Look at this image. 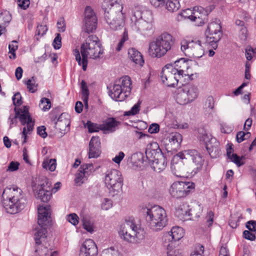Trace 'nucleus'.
I'll return each mask as SVG.
<instances>
[{
  "instance_id": "1",
  "label": "nucleus",
  "mask_w": 256,
  "mask_h": 256,
  "mask_svg": "<svg viewBox=\"0 0 256 256\" xmlns=\"http://www.w3.org/2000/svg\"><path fill=\"white\" fill-rule=\"evenodd\" d=\"M184 159L192 161L191 166L194 174L197 173L202 169L204 162L200 154L196 150H187L178 152L173 157L170 166L172 173L176 176H184L185 172L182 161Z\"/></svg>"
},
{
  "instance_id": "2",
  "label": "nucleus",
  "mask_w": 256,
  "mask_h": 256,
  "mask_svg": "<svg viewBox=\"0 0 256 256\" xmlns=\"http://www.w3.org/2000/svg\"><path fill=\"white\" fill-rule=\"evenodd\" d=\"M103 52V48L98 38L93 34L89 36L86 39L85 42L81 44L80 54L82 59H81L79 50L75 49L74 50V54L76 56V60L80 66H82L84 71L86 70L88 58H100Z\"/></svg>"
},
{
  "instance_id": "3",
  "label": "nucleus",
  "mask_w": 256,
  "mask_h": 256,
  "mask_svg": "<svg viewBox=\"0 0 256 256\" xmlns=\"http://www.w3.org/2000/svg\"><path fill=\"white\" fill-rule=\"evenodd\" d=\"M140 212L146 218L148 228L152 232H160L168 224L166 212L159 206H143Z\"/></svg>"
},
{
  "instance_id": "4",
  "label": "nucleus",
  "mask_w": 256,
  "mask_h": 256,
  "mask_svg": "<svg viewBox=\"0 0 256 256\" xmlns=\"http://www.w3.org/2000/svg\"><path fill=\"white\" fill-rule=\"evenodd\" d=\"M104 18L110 28L114 30L122 28L124 24L122 6L117 0H104L102 4Z\"/></svg>"
},
{
  "instance_id": "5",
  "label": "nucleus",
  "mask_w": 256,
  "mask_h": 256,
  "mask_svg": "<svg viewBox=\"0 0 256 256\" xmlns=\"http://www.w3.org/2000/svg\"><path fill=\"white\" fill-rule=\"evenodd\" d=\"M2 202L6 210L10 214L23 210L27 203L22 190L16 186L6 188L4 190Z\"/></svg>"
},
{
  "instance_id": "6",
  "label": "nucleus",
  "mask_w": 256,
  "mask_h": 256,
  "mask_svg": "<svg viewBox=\"0 0 256 256\" xmlns=\"http://www.w3.org/2000/svg\"><path fill=\"white\" fill-rule=\"evenodd\" d=\"M38 226L36 228V232L34 234V240L37 248L35 252L40 256H42L40 254V248L41 244L45 246L46 239V228L44 227L50 221V215L51 214L50 206L48 205L45 206H40L38 208Z\"/></svg>"
},
{
  "instance_id": "7",
  "label": "nucleus",
  "mask_w": 256,
  "mask_h": 256,
  "mask_svg": "<svg viewBox=\"0 0 256 256\" xmlns=\"http://www.w3.org/2000/svg\"><path fill=\"white\" fill-rule=\"evenodd\" d=\"M118 234L124 240L135 243L144 238V232L138 221L134 219L126 220L120 226Z\"/></svg>"
},
{
  "instance_id": "8",
  "label": "nucleus",
  "mask_w": 256,
  "mask_h": 256,
  "mask_svg": "<svg viewBox=\"0 0 256 256\" xmlns=\"http://www.w3.org/2000/svg\"><path fill=\"white\" fill-rule=\"evenodd\" d=\"M15 116L10 115L9 117L10 126L16 124L17 118H18L22 125L26 124V128L24 126L22 134V137L24 140L23 143L26 142V136L28 134H30L33 130L34 121L32 120L29 113V107L24 106L22 108H14Z\"/></svg>"
},
{
  "instance_id": "9",
  "label": "nucleus",
  "mask_w": 256,
  "mask_h": 256,
  "mask_svg": "<svg viewBox=\"0 0 256 256\" xmlns=\"http://www.w3.org/2000/svg\"><path fill=\"white\" fill-rule=\"evenodd\" d=\"M174 44L172 35L164 33L149 44L148 52L154 58H161L169 51Z\"/></svg>"
},
{
  "instance_id": "10",
  "label": "nucleus",
  "mask_w": 256,
  "mask_h": 256,
  "mask_svg": "<svg viewBox=\"0 0 256 256\" xmlns=\"http://www.w3.org/2000/svg\"><path fill=\"white\" fill-rule=\"evenodd\" d=\"M131 85L130 78L127 76H122L115 82L112 88H110L109 96L116 101H123L130 94Z\"/></svg>"
},
{
  "instance_id": "11",
  "label": "nucleus",
  "mask_w": 256,
  "mask_h": 256,
  "mask_svg": "<svg viewBox=\"0 0 256 256\" xmlns=\"http://www.w3.org/2000/svg\"><path fill=\"white\" fill-rule=\"evenodd\" d=\"M104 182L110 192L113 196L120 192L123 186V178L117 170H108L105 174Z\"/></svg>"
},
{
  "instance_id": "12",
  "label": "nucleus",
  "mask_w": 256,
  "mask_h": 256,
  "mask_svg": "<svg viewBox=\"0 0 256 256\" xmlns=\"http://www.w3.org/2000/svg\"><path fill=\"white\" fill-rule=\"evenodd\" d=\"M180 49L186 56L190 58H200L204 54L201 42L196 40L191 41L183 40L180 42Z\"/></svg>"
},
{
  "instance_id": "13",
  "label": "nucleus",
  "mask_w": 256,
  "mask_h": 256,
  "mask_svg": "<svg viewBox=\"0 0 256 256\" xmlns=\"http://www.w3.org/2000/svg\"><path fill=\"white\" fill-rule=\"evenodd\" d=\"M160 77L162 82L168 86L173 87L177 84L180 76L175 62L166 64L162 70Z\"/></svg>"
},
{
  "instance_id": "14",
  "label": "nucleus",
  "mask_w": 256,
  "mask_h": 256,
  "mask_svg": "<svg viewBox=\"0 0 256 256\" xmlns=\"http://www.w3.org/2000/svg\"><path fill=\"white\" fill-rule=\"evenodd\" d=\"M209 36H206V42L212 48L216 50L218 48V42L221 39L222 34L220 20L211 22L208 26Z\"/></svg>"
},
{
  "instance_id": "15",
  "label": "nucleus",
  "mask_w": 256,
  "mask_h": 256,
  "mask_svg": "<svg viewBox=\"0 0 256 256\" xmlns=\"http://www.w3.org/2000/svg\"><path fill=\"white\" fill-rule=\"evenodd\" d=\"M194 188V184L192 182H174L170 189L172 197L180 198L188 195Z\"/></svg>"
},
{
  "instance_id": "16",
  "label": "nucleus",
  "mask_w": 256,
  "mask_h": 256,
  "mask_svg": "<svg viewBox=\"0 0 256 256\" xmlns=\"http://www.w3.org/2000/svg\"><path fill=\"white\" fill-rule=\"evenodd\" d=\"M84 14L83 30L87 34L93 32L97 27L98 19L96 16L94 10L89 6L86 8Z\"/></svg>"
},
{
  "instance_id": "17",
  "label": "nucleus",
  "mask_w": 256,
  "mask_h": 256,
  "mask_svg": "<svg viewBox=\"0 0 256 256\" xmlns=\"http://www.w3.org/2000/svg\"><path fill=\"white\" fill-rule=\"evenodd\" d=\"M184 236V230L179 226H174L170 232L164 236V246L167 250H174V242L180 240Z\"/></svg>"
},
{
  "instance_id": "18",
  "label": "nucleus",
  "mask_w": 256,
  "mask_h": 256,
  "mask_svg": "<svg viewBox=\"0 0 256 256\" xmlns=\"http://www.w3.org/2000/svg\"><path fill=\"white\" fill-rule=\"evenodd\" d=\"M44 182L38 188L36 196L42 202H48L50 198L52 193V184L46 178H44Z\"/></svg>"
},
{
  "instance_id": "19",
  "label": "nucleus",
  "mask_w": 256,
  "mask_h": 256,
  "mask_svg": "<svg viewBox=\"0 0 256 256\" xmlns=\"http://www.w3.org/2000/svg\"><path fill=\"white\" fill-rule=\"evenodd\" d=\"M176 66H177L180 78L184 76H188L190 80H193L197 77L196 74H194L188 62L180 59L175 62Z\"/></svg>"
},
{
  "instance_id": "20",
  "label": "nucleus",
  "mask_w": 256,
  "mask_h": 256,
  "mask_svg": "<svg viewBox=\"0 0 256 256\" xmlns=\"http://www.w3.org/2000/svg\"><path fill=\"white\" fill-rule=\"evenodd\" d=\"M98 254V248L92 239L86 240L80 248L79 256H97Z\"/></svg>"
},
{
  "instance_id": "21",
  "label": "nucleus",
  "mask_w": 256,
  "mask_h": 256,
  "mask_svg": "<svg viewBox=\"0 0 256 256\" xmlns=\"http://www.w3.org/2000/svg\"><path fill=\"white\" fill-rule=\"evenodd\" d=\"M208 12L202 6H195L191 16L192 21L194 22L197 26L204 24L208 20Z\"/></svg>"
},
{
  "instance_id": "22",
  "label": "nucleus",
  "mask_w": 256,
  "mask_h": 256,
  "mask_svg": "<svg viewBox=\"0 0 256 256\" xmlns=\"http://www.w3.org/2000/svg\"><path fill=\"white\" fill-rule=\"evenodd\" d=\"M152 24L150 22L146 21L141 18L136 20L132 25V29L144 36L148 34V32L152 28Z\"/></svg>"
},
{
  "instance_id": "23",
  "label": "nucleus",
  "mask_w": 256,
  "mask_h": 256,
  "mask_svg": "<svg viewBox=\"0 0 256 256\" xmlns=\"http://www.w3.org/2000/svg\"><path fill=\"white\" fill-rule=\"evenodd\" d=\"M100 142L98 137L92 136L89 144L88 158H97L100 154Z\"/></svg>"
},
{
  "instance_id": "24",
  "label": "nucleus",
  "mask_w": 256,
  "mask_h": 256,
  "mask_svg": "<svg viewBox=\"0 0 256 256\" xmlns=\"http://www.w3.org/2000/svg\"><path fill=\"white\" fill-rule=\"evenodd\" d=\"M145 153L146 158L149 161L154 158H158V154L164 155L158 144L156 142L149 144L147 146Z\"/></svg>"
},
{
  "instance_id": "25",
  "label": "nucleus",
  "mask_w": 256,
  "mask_h": 256,
  "mask_svg": "<svg viewBox=\"0 0 256 256\" xmlns=\"http://www.w3.org/2000/svg\"><path fill=\"white\" fill-rule=\"evenodd\" d=\"M205 145L206 148L212 158H216L220 155V144L215 138H211Z\"/></svg>"
},
{
  "instance_id": "26",
  "label": "nucleus",
  "mask_w": 256,
  "mask_h": 256,
  "mask_svg": "<svg viewBox=\"0 0 256 256\" xmlns=\"http://www.w3.org/2000/svg\"><path fill=\"white\" fill-rule=\"evenodd\" d=\"M154 171L160 172L164 170L167 166V160L164 155L158 154V158H154L149 161Z\"/></svg>"
},
{
  "instance_id": "27",
  "label": "nucleus",
  "mask_w": 256,
  "mask_h": 256,
  "mask_svg": "<svg viewBox=\"0 0 256 256\" xmlns=\"http://www.w3.org/2000/svg\"><path fill=\"white\" fill-rule=\"evenodd\" d=\"M120 122L114 118H110L106 119L102 124H100V130L104 131V133L112 132L116 130Z\"/></svg>"
},
{
  "instance_id": "28",
  "label": "nucleus",
  "mask_w": 256,
  "mask_h": 256,
  "mask_svg": "<svg viewBox=\"0 0 256 256\" xmlns=\"http://www.w3.org/2000/svg\"><path fill=\"white\" fill-rule=\"evenodd\" d=\"M128 55L130 59L136 64L142 66L144 63L143 57L137 50L131 48L128 50Z\"/></svg>"
},
{
  "instance_id": "29",
  "label": "nucleus",
  "mask_w": 256,
  "mask_h": 256,
  "mask_svg": "<svg viewBox=\"0 0 256 256\" xmlns=\"http://www.w3.org/2000/svg\"><path fill=\"white\" fill-rule=\"evenodd\" d=\"M56 127L63 130L70 125L69 116L66 113H62L55 122Z\"/></svg>"
},
{
  "instance_id": "30",
  "label": "nucleus",
  "mask_w": 256,
  "mask_h": 256,
  "mask_svg": "<svg viewBox=\"0 0 256 256\" xmlns=\"http://www.w3.org/2000/svg\"><path fill=\"white\" fill-rule=\"evenodd\" d=\"M182 90L188 95V98L191 102L194 101L198 97V88L190 84L184 85L182 88Z\"/></svg>"
},
{
  "instance_id": "31",
  "label": "nucleus",
  "mask_w": 256,
  "mask_h": 256,
  "mask_svg": "<svg viewBox=\"0 0 256 256\" xmlns=\"http://www.w3.org/2000/svg\"><path fill=\"white\" fill-rule=\"evenodd\" d=\"M169 144L174 149L178 148L182 142V136L178 132L172 133L168 137Z\"/></svg>"
},
{
  "instance_id": "32",
  "label": "nucleus",
  "mask_w": 256,
  "mask_h": 256,
  "mask_svg": "<svg viewBox=\"0 0 256 256\" xmlns=\"http://www.w3.org/2000/svg\"><path fill=\"white\" fill-rule=\"evenodd\" d=\"M188 210L186 204H180L176 208L175 215L181 220L186 219V217L188 216Z\"/></svg>"
},
{
  "instance_id": "33",
  "label": "nucleus",
  "mask_w": 256,
  "mask_h": 256,
  "mask_svg": "<svg viewBox=\"0 0 256 256\" xmlns=\"http://www.w3.org/2000/svg\"><path fill=\"white\" fill-rule=\"evenodd\" d=\"M176 100L178 103L182 105L186 104L191 102L182 88L178 90L176 95Z\"/></svg>"
},
{
  "instance_id": "34",
  "label": "nucleus",
  "mask_w": 256,
  "mask_h": 256,
  "mask_svg": "<svg viewBox=\"0 0 256 256\" xmlns=\"http://www.w3.org/2000/svg\"><path fill=\"white\" fill-rule=\"evenodd\" d=\"M198 138L200 141L204 142L205 144L207 143L210 140V136H209L206 130L203 126L200 127L198 128Z\"/></svg>"
},
{
  "instance_id": "35",
  "label": "nucleus",
  "mask_w": 256,
  "mask_h": 256,
  "mask_svg": "<svg viewBox=\"0 0 256 256\" xmlns=\"http://www.w3.org/2000/svg\"><path fill=\"white\" fill-rule=\"evenodd\" d=\"M132 162L136 166H140V164L144 162V154L142 152H138L134 154L131 156Z\"/></svg>"
},
{
  "instance_id": "36",
  "label": "nucleus",
  "mask_w": 256,
  "mask_h": 256,
  "mask_svg": "<svg viewBox=\"0 0 256 256\" xmlns=\"http://www.w3.org/2000/svg\"><path fill=\"white\" fill-rule=\"evenodd\" d=\"M180 8V4L178 0H168L166 4V8L170 12L177 11Z\"/></svg>"
},
{
  "instance_id": "37",
  "label": "nucleus",
  "mask_w": 256,
  "mask_h": 256,
  "mask_svg": "<svg viewBox=\"0 0 256 256\" xmlns=\"http://www.w3.org/2000/svg\"><path fill=\"white\" fill-rule=\"evenodd\" d=\"M202 212V208L199 204H196L189 209L188 216H190V219L196 218L200 217Z\"/></svg>"
},
{
  "instance_id": "38",
  "label": "nucleus",
  "mask_w": 256,
  "mask_h": 256,
  "mask_svg": "<svg viewBox=\"0 0 256 256\" xmlns=\"http://www.w3.org/2000/svg\"><path fill=\"white\" fill-rule=\"evenodd\" d=\"M84 228L88 232L92 234L94 232L93 222L88 216H84L82 218Z\"/></svg>"
},
{
  "instance_id": "39",
  "label": "nucleus",
  "mask_w": 256,
  "mask_h": 256,
  "mask_svg": "<svg viewBox=\"0 0 256 256\" xmlns=\"http://www.w3.org/2000/svg\"><path fill=\"white\" fill-rule=\"evenodd\" d=\"M100 256H122V254L117 249L110 247L104 250L100 254Z\"/></svg>"
},
{
  "instance_id": "40",
  "label": "nucleus",
  "mask_w": 256,
  "mask_h": 256,
  "mask_svg": "<svg viewBox=\"0 0 256 256\" xmlns=\"http://www.w3.org/2000/svg\"><path fill=\"white\" fill-rule=\"evenodd\" d=\"M56 166V159L44 160L42 163V166L46 169H48L51 172H54Z\"/></svg>"
},
{
  "instance_id": "41",
  "label": "nucleus",
  "mask_w": 256,
  "mask_h": 256,
  "mask_svg": "<svg viewBox=\"0 0 256 256\" xmlns=\"http://www.w3.org/2000/svg\"><path fill=\"white\" fill-rule=\"evenodd\" d=\"M11 20V16L8 12H4L0 14V24L4 26Z\"/></svg>"
},
{
  "instance_id": "42",
  "label": "nucleus",
  "mask_w": 256,
  "mask_h": 256,
  "mask_svg": "<svg viewBox=\"0 0 256 256\" xmlns=\"http://www.w3.org/2000/svg\"><path fill=\"white\" fill-rule=\"evenodd\" d=\"M87 178L88 176L78 170V172L76 174L74 179L76 184L77 186H80L87 180Z\"/></svg>"
},
{
  "instance_id": "43",
  "label": "nucleus",
  "mask_w": 256,
  "mask_h": 256,
  "mask_svg": "<svg viewBox=\"0 0 256 256\" xmlns=\"http://www.w3.org/2000/svg\"><path fill=\"white\" fill-rule=\"evenodd\" d=\"M94 170L92 164H86L81 166L79 170L86 176H88Z\"/></svg>"
},
{
  "instance_id": "44",
  "label": "nucleus",
  "mask_w": 256,
  "mask_h": 256,
  "mask_svg": "<svg viewBox=\"0 0 256 256\" xmlns=\"http://www.w3.org/2000/svg\"><path fill=\"white\" fill-rule=\"evenodd\" d=\"M140 103L141 102H138L130 110L126 112H124V116H134L138 114L140 110Z\"/></svg>"
},
{
  "instance_id": "45",
  "label": "nucleus",
  "mask_w": 256,
  "mask_h": 256,
  "mask_svg": "<svg viewBox=\"0 0 256 256\" xmlns=\"http://www.w3.org/2000/svg\"><path fill=\"white\" fill-rule=\"evenodd\" d=\"M18 42L16 40H12L8 45L9 52L12 54L10 56V58L14 59L16 58V50L18 48Z\"/></svg>"
},
{
  "instance_id": "46",
  "label": "nucleus",
  "mask_w": 256,
  "mask_h": 256,
  "mask_svg": "<svg viewBox=\"0 0 256 256\" xmlns=\"http://www.w3.org/2000/svg\"><path fill=\"white\" fill-rule=\"evenodd\" d=\"M40 107L44 111L48 110L51 107V103L48 98H43L40 100Z\"/></svg>"
},
{
  "instance_id": "47",
  "label": "nucleus",
  "mask_w": 256,
  "mask_h": 256,
  "mask_svg": "<svg viewBox=\"0 0 256 256\" xmlns=\"http://www.w3.org/2000/svg\"><path fill=\"white\" fill-rule=\"evenodd\" d=\"M26 84L27 85V88L28 89V90L31 92H34L36 90L37 84H36L34 77L28 80Z\"/></svg>"
},
{
  "instance_id": "48",
  "label": "nucleus",
  "mask_w": 256,
  "mask_h": 256,
  "mask_svg": "<svg viewBox=\"0 0 256 256\" xmlns=\"http://www.w3.org/2000/svg\"><path fill=\"white\" fill-rule=\"evenodd\" d=\"M204 246L199 244H197L190 256H204Z\"/></svg>"
},
{
  "instance_id": "49",
  "label": "nucleus",
  "mask_w": 256,
  "mask_h": 256,
  "mask_svg": "<svg viewBox=\"0 0 256 256\" xmlns=\"http://www.w3.org/2000/svg\"><path fill=\"white\" fill-rule=\"evenodd\" d=\"M86 126L90 132H97L100 130V124L98 126L90 121L87 122Z\"/></svg>"
},
{
  "instance_id": "50",
  "label": "nucleus",
  "mask_w": 256,
  "mask_h": 256,
  "mask_svg": "<svg viewBox=\"0 0 256 256\" xmlns=\"http://www.w3.org/2000/svg\"><path fill=\"white\" fill-rule=\"evenodd\" d=\"M67 220L74 226H76L78 223V217L74 213L70 214L67 216Z\"/></svg>"
},
{
  "instance_id": "51",
  "label": "nucleus",
  "mask_w": 256,
  "mask_h": 256,
  "mask_svg": "<svg viewBox=\"0 0 256 256\" xmlns=\"http://www.w3.org/2000/svg\"><path fill=\"white\" fill-rule=\"evenodd\" d=\"M54 48L56 50L60 49L62 46V38L60 34H56V36L55 37L53 43Z\"/></svg>"
},
{
  "instance_id": "52",
  "label": "nucleus",
  "mask_w": 256,
  "mask_h": 256,
  "mask_svg": "<svg viewBox=\"0 0 256 256\" xmlns=\"http://www.w3.org/2000/svg\"><path fill=\"white\" fill-rule=\"evenodd\" d=\"M128 32L125 31L124 32L123 36H122V38L120 39V40L118 42V44L116 48V50L117 51H120L122 50V48L123 46L124 43L125 42L128 40Z\"/></svg>"
},
{
  "instance_id": "53",
  "label": "nucleus",
  "mask_w": 256,
  "mask_h": 256,
  "mask_svg": "<svg viewBox=\"0 0 256 256\" xmlns=\"http://www.w3.org/2000/svg\"><path fill=\"white\" fill-rule=\"evenodd\" d=\"M20 164L16 162H11L7 168L6 169V172H12L16 171L18 169Z\"/></svg>"
},
{
  "instance_id": "54",
  "label": "nucleus",
  "mask_w": 256,
  "mask_h": 256,
  "mask_svg": "<svg viewBox=\"0 0 256 256\" xmlns=\"http://www.w3.org/2000/svg\"><path fill=\"white\" fill-rule=\"evenodd\" d=\"M81 88L82 90V94L84 98H88L89 96V91L86 86V82L84 80H82L81 82Z\"/></svg>"
},
{
  "instance_id": "55",
  "label": "nucleus",
  "mask_w": 256,
  "mask_h": 256,
  "mask_svg": "<svg viewBox=\"0 0 256 256\" xmlns=\"http://www.w3.org/2000/svg\"><path fill=\"white\" fill-rule=\"evenodd\" d=\"M228 158L231 160L232 162L236 164L238 166L243 164V163L242 162V158L236 154H232V156Z\"/></svg>"
},
{
  "instance_id": "56",
  "label": "nucleus",
  "mask_w": 256,
  "mask_h": 256,
  "mask_svg": "<svg viewBox=\"0 0 256 256\" xmlns=\"http://www.w3.org/2000/svg\"><path fill=\"white\" fill-rule=\"evenodd\" d=\"M112 201L108 198H104L102 204V208L104 210H108L112 207Z\"/></svg>"
},
{
  "instance_id": "57",
  "label": "nucleus",
  "mask_w": 256,
  "mask_h": 256,
  "mask_svg": "<svg viewBox=\"0 0 256 256\" xmlns=\"http://www.w3.org/2000/svg\"><path fill=\"white\" fill-rule=\"evenodd\" d=\"M254 232H251L250 230H244L243 232L244 237L247 240H254L256 239V234L253 233Z\"/></svg>"
},
{
  "instance_id": "58",
  "label": "nucleus",
  "mask_w": 256,
  "mask_h": 256,
  "mask_svg": "<svg viewBox=\"0 0 256 256\" xmlns=\"http://www.w3.org/2000/svg\"><path fill=\"white\" fill-rule=\"evenodd\" d=\"M12 101L15 106H19L22 104V97L19 92H17L14 94L12 97Z\"/></svg>"
},
{
  "instance_id": "59",
  "label": "nucleus",
  "mask_w": 256,
  "mask_h": 256,
  "mask_svg": "<svg viewBox=\"0 0 256 256\" xmlns=\"http://www.w3.org/2000/svg\"><path fill=\"white\" fill-rule=\"evenodd\" d=\"M236 24L238 26H240V30L242 31V34L244 35V37L246 38V29L245 26H244V21L237 20L236 21Z\"/></svg>"
},
{
  "instance_id": "60",
  "label": "nucleus",
  "mask_w": 256,
  "mask_h": 256,
  "mask_svg": "<svg viewBox=\"0 0 256 256\" xmlns=\"http://www.w3.org/2000/svg\"><path fill=\"white\" fill-rule=\"evenodd\" d=\"M47 30L48 28L46 26L40 25L37 27L36 34L37 35L42 36L46 34Z\"/></svg>"
},
{
  "instance_id": "61",
  "label": "nucleus",
  "mask_w": 256,
  "mask_h": 256,
  "mask_svg": "<svg viewBox=\"0 0 256 256\" xmlns=\"http://www.w3.org/2000/svg\"><path fill=\"white\" fill-rule=\"evenodd\" d=\"M160 126L158 124H152L149 126L148 132L150 134H156L159 132Z\"/></svg>"
},
{
  "instance_id": "62",
  "label": "nucleus",
  "mask_w": 256,
  "mask_h": 256,
  "mask_svg": "<svg viewBox=\"0 0 256 256\" xmlns=\"http://www.w3.org/2000/svg\"><path fill=\"white\" fill-rule=\"evenodd\" d=\"M246 227L250 231L256 232V221L250 220L246 222Z\"/></svg>"
},
{
  "instance_id": "63",
  "label": "nucleus",
  "mask_w": 256,
  "mask_h": 256,
  "mask_svg": "<svg viewBox=\"0 0 256 256\" xmlns=\"http://www.w3.org/2000/svg\"><path fill=\"white\" fill-rule=\"evenodd\" d=\"M30 4L29 0H18V4L22 9L26 10Z\"/></svg>"
},
{
  "instance_id": "64",
  "label": "nucleus",
  "mask_w": 256,
  "mask_h": 256,
  "mask_svg": "<svg viewBox=\"0 0 256 256\" xmlns=\"http://www.w3.org/2000/svg\"><path fill=\"white\" fill-rule=\"evenodd\" d=\"M192 13L193 10L188 8L186 10H183V12H181L180 15L184 17L185 18H188L192 20L191 16L192 14Z\"/></svg>"
}]
</instances>
